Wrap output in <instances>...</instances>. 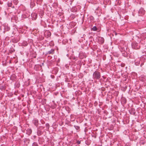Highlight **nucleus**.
<instances>
[{
    "label": "nucleus",
    "instance_id": "1",
    "mask_svg": "<svg viewBox=\"0 0 146 146\" xmlns=\"http://www.w3.org/2000/svg\"><path fill=\"white\" fill-rule=\"evenodd\" d=\"M118 47L120 51L122 52L123 55L125 57H128L129 50L127 44L124 41H122L120 42Z\"/></svg>",
    "mask_w": 146,
    "mask_h": 146
},
{
    "label": "nucleus",
    "instance_id": "2",
    "mask_svg": "<svg viewBox=\"0 0 146 146\" xmlns=\"http://www.w3.org/2000/svg\"><path fill=\"white\" fill-rule=\"evenodd\" d=\"M93 78L95 80H99L101 77V74L100 72L98 70L94 72L92 75Z\"/></svg>",
    "mask_w": 146,
    "mask_h": 146
},
{
    "label": "nucleus",
    "instance_id": "3",
    "mask_svg": "<svg viewBox=\"0 0 146 146\" xmlns=\"http://www.w3.org/2000/svg\"><path fill=\"white\" fill-rule=\"evenodd\" d=\"M131 45L132 48L134 49H139L140 48L139 44L135 42H132Z\"/></svg>",
    "mask_w": 146,
    "mask_h": 146
},
{
    "label": "nucleus",
    "instance_id": "4",
    "mask_svg": "<svg viewBox=\"0 0 146 146\" xmlns=\"http://www.w3.org/2000/svg\"><path fill=\"white\" fill-rule=\"evenodd\" d=\"M145 13V11L143 8H141L139 10L138 12V14L139 16H142Z\"/></svg>",
    "mask_w": 146,
    "mask_h": 146
},
{
    "label": "nucleus",
    "instance_id": "5",
    "mask_svg": "<svg viewBox=\"0 0 146 146\" xmlns=\"http://www.w3.org/2000/svg\"><path fill=\"white\" fill-rule=\"evenodd\" d=\"M20 40V38L19 36H17L14 37L12 39V42L14 43H16L18 42Z\"/></svg>",
    "mask_w": 146,
    "mask_h": 146
},
{
    "label": "nucleus",
    "instance_id": "6",
    "mask_svg": "<svg viewBox=\"0 0 146 146\" xmlns=\"http://www.w3.org/2000/svg\"><path fill=\"white\" fill-rule=\"evenodd\" d=\"M98 41L99 43L100 44H103L104 42V38L101 37H99L98 38Z\"/></svg>",
    "mask_w": 146,
    "mask_h": 146
},
{
    "label": "nucleus",
    "instance_id": "7",
    "mask_svg": "<svg viewBox=\"0 0 146 146\" xmlns=\"http://www.w3.org/2000/svg\"><path fill=\"white\" fill-rule=\"evenodd\" d=\"M33 122L34 125L37 127L38 125V121L37 119H34L33 120Z\"/></svg>",
    "mask_w": 146,
    "mask_h": 146
},
{
    "label": "nucleus",
    "instance_id": "8",
    "mask_svg": "<svg viewBox=\"0 0 146 146\" xmlns=\"http://www.w3.org/2000/svg\"><path fill=\"white\" fill-rule=\"evenodd\" d=\"M15 47V45H13V46H11V47L10 48V49L9 50V53L10 54H12L13 52H15V50L14 48V47Z\"/></svg>",
    "mask_w": 146,
    "mask_h": 146
},
{
    "label": "nucleus",
    "instance_id": "9",
    "mask_svg": "<svg viewBox=\"0 0 146 146\" xmlns=\"http://www.w3.org/2000/svg\"><path fill=\"white\" fill-rule=\"evenodd\" d=\"M55 50L54 49H52L50 50L46 54H53L54 53Z\"/></svg>",
    "mask_w": 146,
    "mask_h": 146
},
{
    "label": "nucleus",
    "instance_id": "10",
    "mask_svg": "<svg viewBox=\"0 0 146 146\" xmlns=\"http://www.w3.org/2000/svg\"><path fill=\"white\" fill-rule=\"evenodd\" d=\"M43 133V132L41 131V129H37V133L38 136L41 135Z\"/></svg>",
    "mask_w": 146,
    "mask_h": 146
},
{
    "label": "nucleus",
    "instance_id": "11",
    "mask_svg": "<svg viewBox=\"0 0 146 146\" xmlns=\"http://www.w3.org/2000/svg\"><path fill=\"white\" fill-rule=\"evenodd\" d=\"M129 112L131 114L134 115L135 113V110L134 108H131Z\"/></svg>",
    "mask_w": 146,
    "mask_h": 146
},
{
    "label": "nucleus",
    "instance_id": "12",
    "mask_svg": "<svg viewBox=\"0 0 146 146\" xmlns=\"http://www.w3.org/2000/svg\"><path fill=\"white\" fill-rule=\"evenodd\" d=\"M35 5V3L34 2V1L33 0H32L31 1V2L30 3V7L31 8H32Z\"/></svg>",
    "mask_w": 146,
    "mask_h": 146
},
{
    "label": "nucleus",
    "instance_id": "13",
    "mask_svg": "<svg viewBox=\"0 0 146 146\" xmlns=\"http://www.w3.org/2000/svg\"><path fill=\"white\" fill-rule=\"evenodd\" d=\"M7 5H8V7H11L12 8H14L15 7L14 6H12L13 4L11 2H8Z\"/></svg>",
    "mask_w": 146,
    "mask_h": 146
},
{
    "label": "nucleus",
    "instance_id": "14",
    "mask_svg": "<svg viewBox=\"0 0 146 146\" xmlns=\"http://www.w3.org/2000/svg\"><path fill=\"white\" fill-rule=\"evenodd\" d=\"M126 101V100L125 98H123L121 99V102L123 104H125Z\"/></svg>",
    "mask_w": 146,
    "mask_h": 146
},
{
    "label": "nucleus",
    "instance_id": "15",
    "mask_svg": "<svg viewBox=\"0 0 146 146\" xmlns=\"http://www.w3.org/2000/svg\"><path fill=\"white\" fill-rule=\"evenodd\" d=\"M16 76L15 74H13L10 77V79L12 80H14L16 78Z\"/></svg>",
    "mask_w": 146,
    "mask_h": 146
},
{
    "label": "nucleus",
    "instance_id": "16",
    "mask_svg": "<svg viewBox=\"0 0 146 146\" xmlns=\"http://www.w3.org/2000/svg\"><path fill=\"white\" fill-rule=\"evenodd\" d=\"M5 30L6 31H8L10 29V27H9L7 25L5 26Z\"/></svg>",
    "mask_w": 146,
    "mask_h": 146
},
{
    "label": "nucleus",
    "instance_id": "17",
    "mask_svg": "<svg viewBox=\"0 0 146 146\" xmlns=\"http://www.w3.org/2000/svg\"><path fill=\"white\" fill-rule=\"evenodd\" d=\"M43 0H37V4L41 5Z\"/></svg>",
    "mask_w": 146,
    "mask_h": 146
},
{
    "label": "nucleus",
    "instance_id": "18",
    "mask_svg": "<svg viewBox=\"0 0 146 146\" xmlns=\"http://www.w3.org/2000/svg\"><path fill=\"white\" fill-rule=\"evenodd\" d=\"M28 43L27 42H24L22 43V45L23 46H26L27 45Z\"/></svg>",
    "mask_w": 146,
    "mask_h": 146
},
{
    "label": "nucleus",
    "instance_id": "19",
    "mask_svg": "<svg viewBox=\"0 0 146 146\" xmlns=\"http://www.w3.org/2000/svg\"><path fill=\"white\" fill-rule=\"evenodd\" d=\"M89 19L90 21H92L94 20V18L93 16H91L89 17Z\"/></svg>",
    "mask_w": 146,
    "mask_h": 146
},
{
    "label": "nucleus",
    "instance_id": "20",
    "mask_svg": "<svg viewBox=\"0 0 146 146\" xmlns=\"http://www.w3.org/2000/svg\"><path fill=\"white\" fill-rule=\"evenodd\" d=\"M98 29V28L96 26H94L92 29V30L93 31H96Z\"/></svg>",
    "mask_w": 146,
    "mask_h": 146
},
{
    "label": "nucleus",
    "instance_id": "21",
    "mask_svg": "<svg viewBox=\"0 0 146 146\" xmlns=\"http://www.w3.org/2000/svg\"><path fill=\"white\" fill-rule=\"evenodd\" d=\"M45 126L46 127L47 129H46V130H48L49 127H50V125L48 123H46L45 124Z\"/></svg>",
    "mask_w": 146,
    "mask_h": 146
},
{
    "label": "nucleus",
    "instance_id": "22",
    "mask_svg": "<svg viewBox=\"0 0 146 146\" xmlns=\"http://www.w3.org/2000/svg\"><path fill=\"white\" fill-rule=\"evenodd\" d=\"M18 0H13V3L15 5H17L18 3Z\"/></svg>",
    "mask_w": 146,
    "mask_h": 146
},
{
    "label": "nucleus",
    "instance_id": "23",
    "mask_svg": "<svg viewBox=\"0 0 146 146\" xmlns=\"http://www.w3.org/2000/svg\"><path fill=\"white\" fill-rule=\"evenodd\" d=\"M44 128V127L42 126H40L39 127H38V129H43Z\"/></svg>",
    "mask_w": 146,
    "mask_h": 146
},
{
    "label": "nucleus",
    "instance_id": "24",
    "mask_svg": "<svg viewBox=\"0 0 146 146\" xmlns=\"http://www.w3.org/2000/svg\"><path fill=\"white\" fill-rule=\"evenodd\" d=\"M32 146H38V145L37 143L34 142L33 143Z\"/></svg>",
    "mask_w": 146,
    "mask_h": 146
},
{
    "label": "nucleus",
    "instance_id": "25",
    "mask_svg": "<svg viewBox=\"0 0 146 146\" xmlns=\"http://www.w3.org/2000/svg\"><path fill=\"white\" fill-rule=\"evenodd\" d=\"M74 127L77 130H79L80 129V127L79 126L74 125Z\"/></svg>",
    "mask_w": 146,
    "mask_h": 146
},
{
    "label": "nucleus",
    "instance_id": "26",
    "mask_svg": "<svg viewBox=\"0 0 146 146\" xmlns=\"http://www.w3.org/2000/svg\"><path fill=\"white\" fill-rule=\"evenodd\" d=\"M146 59V56H143V57H142L141 58V60H142L143 61H144L145 60V59Z\"/></svg>",
    "mask_w": 146,
    "mask_h": 146
},
{
    "label": "nucleus",
    "instance_id": "27",
    "mask_svg": "<svg viewBox=\"0 0 146 146\" xmlns=\"http://www.w3.org/2000/svg\"><path fill=\"white\" fill-rule=\"evenodd\" d=\"M33 15L34 16H35V17H34L35 19H36L37 18V15L36 13H34L33 14Z\"/></svg>",
    "mask_w": 146,
    "mask_h": 146
},
{
    "label": "nucleus",
    "instance_id": "28",
    "mask_svg": "<svg viewBox=\"0 0 146 146\" xmlns=\"http://www.w3.org/2000/svg\"><path fill=\"white\" fill-rule=\"evenodd\" d=\"M39 65H35L34 67V69H36V70H37V68L38 67H39Z\"/></svg>",
    "mask_w": 146,
    "mask_h": 146
},
{
    "label": "nucleus",
    "instance_id": "29",
    "mask_svg": "<svg viewBox=\"0 0 146 146\" xmlns=\"http://www.w3.org/2000/svg\"><path fill=\"white\" fill-rule=\"evenodd\" d=\"M40 122L42 124H44L45 123V122L43 119L40 120Z\"/></svg>",
    "mask_w": 146,
    "mask_h": 146
},
{
    "label": "nucleus",
    "instance_id": "30",
    "mask_svg": "<svg viewBox=\"0 0 146 146\" xmlns=\"http://www.w3.org/2000/svg\"><path fill=\"white\" fill-rule=\"evenodd\" d=\"M135 64L136 65L138 66L139 64V62H135Z\"/></svg>",
    "mask_w": 146,
    "mask_h": 146
},
{
    "label": "nucleus",
    "instance_id": "31",
    "mask_svg": "<svg viewBox=\"0 0 146 146\" xmlns=\"http://www.w3.org/2000/svg\"><path fill=\"white\" fill-rule=\"evenodd\" d=\"M47 32L48 33V36H51V33L50 32H48V31Z\"/></svg>",
    "mask_w": 146,
    "mask_h": 146
},
{
    "label": "nucleus",
    "instance_id": "32",
    "mask_svg": "<svg viewBox=\"0 0 146 146\" xmlns=\"http://www.w3.org/2000/svg\"><path fill=\"white\" fill-rule=\"evenodd\" d=\"M101 89L102 91H104L106 90L105 88L103 87L101 88Z\"/></svg>",
    "mask_w": 146,
    "mask_h": 146
},
{
    "label": "nucleus",
    "instance_id": "33",
    "mask_svg": "<svg viewBox=\"0 0 146 146\" xmlns=\"http://www.w3.org/2000/svg\"><path fill=\"white\" fill-rule=\"evenodd\" d=\"M94 106H97L98 105V103L96 101H95V102L94 103Z\"/></svg>",
    "mask_w": 146,
    "mask_h": 146
},
{
    "label": "nucleus",
    "instance_id": "34",
    "mask_svg": "<svg viewBox=\"0 0 146 146\" xmlns=\"http://www.w3.org/2000/svg\"><path fill=\"white\" fill-rule=\"evenodd\" d=\"M93 47L95 49H96L97 48V46L96 45H94L93 46Z\"/></svg>",
    "mask_w": 146,
    "mask_h": 146
},
{
    "label": "nucleus",
    "instance_id": "35",
    "mask_svg": "<svg viewBox=\"0 0 146 146\" xmlns=\"http://www.w3.org/2000/svg\"><path fill=\"white\" fill-rule=\"evenodd\" d=\"M76 143L78 144H80L81 143V141L78 140L77 141Z\"/></svg>",
    "mask_w": 146,
    "mask_h": 146
},
{
    "label": "nucleus",
    "instance_id": "36",
    "mask_svg": "<svg viewBox=\"0 0 146 146\" xmlns=\"http://www.w3.org/2000/svg\"><path fill=\"white\" fill-rule=\"evenodd\" d=\"M29 131V133L30 134H31L32 133V131L31 129H29L28 130Z\"/></svg>",
    "mask_w": 146,
    "mask_h": 146
},
{
    "label": "nucleus",
    "instance_id": "37",
    "mask_svg": "<svg viewBox=\"0 0 146 146\" xmlns=\"http://www.w3.org/2000/svg\"><path fill=\"white\" fill-rule=\"evenodd\" d=\"M81 54L80 56V57L81 58H83L84 57L85 58H86V56H84V57H83L82 58L81 57Z\"/></svg>",
    "mask_w": 146,
    "mask_h": 146
},
{
    "label": "nucleus",
    "instance_id": "38",
    "mask_svg": "<svg viewBox=\"0 0 146 146\" xmlns=\"http://www.w3.org/2000/svg\"><path fill=\"white\" fill-rule=\"evenodd\" d=\"M144 64V63L143 62V63H142L141 64V65H140V66H142V65H143Z\"/></svg>",
    "mask_w": 146,
    "mask_h": 146
},
{
    "label": "nucleus",
    "instance_id": "39",
    "mask_svg": "<svg viewBox=\"0 0 146 146\" xmlns=\"http://www.w3.org/2000/svg\"><path fill=\"white\" fill-rule=\"evenodd\" d=\"M114 33L115 34V35H117V33H116V32H114Z\"/></svg>",
    "mask_w": 146,
    "mask_h": 146
},
{
    "label": "nucleus",
    "instance_id": "40",
    "mask_svg": "<svg viewBox=\"0 0 146 146\" xmlns=\"http://www.w3.org/2000/svg\"><path fill=\"white\" fill-rule=\"evenodd\" d=\"M62 42L63 43H64V41H63Z\"/></svg>",
    "mask_w": 146,
    "mask_h": 146
},
{
    "label": "nucleus",
    "instance_id": "41",
    "mask_svg": "<svg viewBox=\"0 0 146 146\" xmlns=\"http://www.w3.org/2000/svg\"><path fill=\"white\" fill-rule=\"evenodd\" d=\"M143 144H144V143H143Z\"/></svg>",
    "mask_w": 146,
    "mask_h": 146
}]
</instances>
